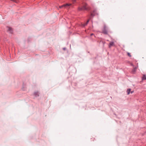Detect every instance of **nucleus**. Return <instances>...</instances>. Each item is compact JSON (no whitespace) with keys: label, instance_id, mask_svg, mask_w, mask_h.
<instances>
[{"label":"nucleus","instance_id":"obj_7","mask_svg":"<svg viewBox=\"0 0 146 146\" xmlns=\"http://www.w3.org/2000/svg\"><path fill=\"white\" fill-rule=\"evenodd\" d=\"M142 80H146V75H143L142 77Z\"/></svg>","mask_w":146,"mask_h":146},{"label":"nucleus","instance_id":"obj_11","mask_svg":"<svg viewBox=\"0 0 146 146\" xmlns=\"http://www.w3.org/2000/svg\"><path fill=\"white\" fill-rule=\"evenodd\" d=\"M127 55L129 57H131V55L130 54V53L129 52H127Z\"/></svg>","mask_w":146,"mask_h":146},{"label":"nucleus","instance_id":"obj_14","mask_svg":"<svg viewBox=\"0 0 146 146\" xmlns=\"http://www.w3.org/2000/svg\"><path fill=\"white\" fill-rule=\"evenodd\" d=\"M131 94H132L133 92V91H131Z\"/></svg>","mask_w":146,"mask_h":146},{"label":"nucleus","instance_id":"obj_12","mask_svg":"<svg viewBox=\"0 0 146 146\" xmlns=\"http://www.w3.org/2000/svg\"><path fill=\"white\" fill-rule=\"evenodd\" d=\"M11 1L15 2H17V0H11Z\"/></svg>","mask_w":146,"mask_h":146},{"label":"nucleus","instance_id":"obj_16","mask_svg":"<svg viewBox=\"0 0 146 146\" xmlns=\"http://www.w3.org/2000/svg\"><path fill=\"white\" fill-rule=\"evenodd\" d=\"M93 35V34H91V35Z\"/></svg>","mask_w":146,"mask_h":146},{"label":"nucleus","instance_id":"obj_2","mask_svg":"<svg viewBox=\"0 0 146 146\" xmlns=\"http://www.w3.org/2000/svg\"><path fill=\"white\" fill-rule=\"evenodd\" d=\"M102 33L105 34H108V29L105 25L104 26V29L102 30Z\"/></svg>","mask_w":146,"mask_h":146},{"label":"nucleus","instance_id":"obj_1","mask_svg":"<svg viewBox=\"0 0 146 146\" xmlns=\"http://www.w3.org/2000/svg\"><path fill=\"white\" fill-rule=\"evenodd\" d=\"M89 9V7L88 6V4L84 3L83 4V6L80 7L78 8L79 10H88Z\"/></svg>","mask_w":146,"mask_h":146},{"label":"nucleus","instance_id":"obj_13","mask_svg":"<svg viewBox=\"0 0 146 146\" xmlns=\"http://www.w3.org/2000/svg\"><path fill=\"white\" fill-rule=\"evenodd\" d=\"M72 1L74 2L76 1V0H72Z\"/></svg>","mask_w":146,"mask_h":146},{"label":"nucleus","instance_id":"obj_3","mask_svg":"<svg viewBox=\"0 0 146 146\" xmlns=\"http://www.w3.org/2000/svg\"><path fill=\"white\" fill-rule=\"evenodd\" d=\"M114 46V42H110L109 47V48H111V46Z\"/></svg>","mask_w":146,"mask_h":146},{"label":"nucleus","instance_id":"obj_6","mask_svg":"<svg viewBox=\"0 0 146 146\" xmlns=\"http://www.w3.org/2000/svg\"><path fill=\"white\" fill-rule=\"evenodd\" d=\"M7 28L8 29V30L9 31H10V32L11 33H12V29L10 27H7Z\"/></svg>","mask_w":146,"mask_h":146},{"label":"nucleus","instance_id":"obj_15","mask_svg":"<svg viewBox=\"0 0 146 146\" xmlns=\"http://www.w3.org/2000/svg\"><path fill=\"white\" fill-rule=\"evenodd\" d=\"M91 16H93V14H91Z\"/></svg>","mask_w":146,"mask_h":146},{"label":"nucleus","instance_id":"obj_5","mask_svg":"<svg viewBox=\"0 0 146 146\" xmlns=\"http://www.w3.org/2000/svg\"><path fill=\"white\" fill-rule=\"evenodd\" d=\"M34 95L36 97L38 96H39V93L38 92H35L34 93Z\"/></svg>","mask_w":146,"mask_h":146},{"label":"nucleus","instance_id":"obj_9","mask_svg":"<svg viewBox=\"0 0 146 146\" xmlns=\"http://www.w3.org/2000/svg\"><path fill=\"white\" fill-rule=\"evenodd\" d=\"M131 89H128L127 90V94H129L130 93V92Z\"/></svg>","mask_w":146,"mask_h":146},{"label":"nucleus","instance_id":"obj_10","mask_svg":"<svg viewBox=\"0 0 146 146\" xmlns=\"http://www.w3.org/2000/svg\"><path fill=\"white\" fill-rule=\"evenodd\" d=\"M89 20H88V21H87V22H86V23H85V24H84V26H85L89 22Z\"/></svg>","mask_w":146,"mask_h":146},{"label":"nucleus","instance_id":"obj_8","mask_svg":"<svg viewBox=\"0 0 146 146\" xmlns=\"http://www.w3.org/2000/svg\"><path fill=\"white\" fill-rule=\"evenodd\" d=\"M137 68L138 66L134 68L133 69V73L135 72V71H136V70L137 69Z\"/></svg>","mask_w":146,"mask_h":146},{"label":"nucleus","instance_id":"obj_4","mask_svg":"<svg viewBox=\"0 0 146 146\" xmlns=\"http://www.w3.org/2000/svg\"><path fill=\"white\" fill-rule=\"evenodd\" d=\"M71 5V4H66L65 5H63L61 6H60L59 7L60 8H62L63 7H66L67 6H69Z\"/></svg>","mask_w":146,"mask_h":146}]
</instances>
